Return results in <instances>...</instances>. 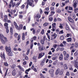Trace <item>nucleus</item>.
<instances>
[{
	"mask_svg": "<svg viewBox=\"0 0 78 78\" xmlns=\"http://www.w3.org/2000/svg\"><path fill=\"white\" fill-rule=\"evenodd\" d=\"M5 48L6 51L8 53V55L9 56H13V54L12 52H11V47L8 46H5Z\"/></svg>",
	"mask_w": 78,
	"mask_h": 78,
	"instance_id": "obj_1",
	"label": "nucleus"
},
{
	"mask_svg": "<svg viewBox=\"0 0 78 78\" xmlns=\"http://www.w3.org/2000/svg\"><path fill=\"white\" fill-rule=\"evenodd\" d=\"M27 4H29L30 6L32 7V8H33V7H34V6H35L34 3V1L33 0H28L27 2Z\"/></svg>",
	"mask_w": 78,
	"mask_h": 78,
	"instance_id": "obj_2",
	"label": "nucleus"
},
{
	"mask_svg": "<svg viewBox=\"0 0 78 78\" xmlns=\"http://www.w3.org/2000/svg\"><path fill=\"white\" fill-rule=\"evenodd\" d=\"M1 42L3 44H5L8 42V39L6 37H4V38L1 39Z\"/></svg>",
	"mask_w": 78,
	"mask_h": 78,
	"instance_id": "obj_3",
	"label": "nucleus"
},
{
	"mask_svg": "<svg viewBox=\"0 0 78 78\" xmlns=\"http://www.w3.org/2000/svg\"><path fill=\"white\" fill-rule=\"evenodd\" d=\"M0 56L1 57V58H3L4 61H5L6 58H5V52H1Z\"/></svg>",
	"mask_w": 78,
	"mask_h": 78,
	"instance_id": "obj_4",
	"label": "nucleus"
},
{
	"mask_svg": "<svg viewBox=\"0 0 78 78\" xmlns=\"http://www.w3.org/2000/svg\"><path fill=\"white\" fill-rule=\"evenodd\" d=\"M38 59H41V58H42L44 55H45V53L44 52H41L38 54Z\"/></svg>",
	"mask_w": 78,
	"mask_h": 78,
	"instance_id": "obj_5",
	"label": "nucleus"
},
{
	"mask_svg": "<svg viewBox=\"0 0 78 78\" xmlns=\"http://www.w3.org/2000/svg\"><path fill=\"white\" fill-rule=\"evenodd\" d=\"M56 37H57V34L54 33V34L51 35V40H52L53 39H55L56 38Z\"/></svg>",
	"mask_w": 78,
	"mask_h": 78,
	"instance_id": "obj_6",
	"label": "nucleus"
},
{
	"mask_svg": "<svg viewBox=\"0 0 78 78\" xmlns=\"http://www.w3.org/2000/svg\"><path fill=\"white\" fill-rule=\"evenodd\" d=\"M45 49V48L43 46H39L38 47V50L39 51L41 52Z\"/></svg>",
	"mask_w": 78,
	"mask_h": 78,
	"instance_id": "obj_7",
	"label": "nucleus"
},
{
	"mask_svg": "<svg viewBox=\"0 0 78 78\" xmlns=\"http://www.w3.org/2000/svg\"><path fill=\"white\" fill-rule=\"evenodd\" d=\"M54 69H51L49 71V73L51 75V76L52 75H53L54 74Z\"/></svg>",
	"mask_w": 78,
	"mask_h": 78,
	"instance_id": "obj_8",
	"label": "nucleus"
},
{
	"mask_svg": "<svg viewBox=\"0 0 78 78\" xmlns=\"http://www.w3.org/2000/svg\"><path fill=\"white\" fill-rule=\"evenodd\" d=\"M68 19L70 22L71 23H74V20H73V19H72V17H68Z\"/></svg>",
	"mask_w": 78,
	"mask_h": 78,
	"instance_id": "obj_9",
	"label": "nucleus"
},
{
	"mask_svg": "<svg viewBox=\"0 0 78 78\" xmlns=\"http://www.w3.org/2000/svg\"><path fill=\"white\" fill-rule=\"evenodd\" d=\"M23 28V25L22 24H20L19 25V26H17V27H16V29L17 30H22Z\"/></svg>",
	"mask_w": 78,
	"mask_h": 78,
	"instance_id": "obj_10",
	"label": "nucleus"
},
{
	"mask_svg": "<svg viewBox=\"0 0 78 78\" xmlns=\"http://www.w3.org/2000/svg\"><path fill=\"white\" fill-rule=\"evenodd\" d=\"M59 59L60 61H62L63 59V55L61 53L59 57Z\"/></svg>",
	"mask_w": 78,
	"mask_h": 78,
	"instance_id": "obj_11",
	"label": "nucleus"
},
{
	"mask_svg": "<svg viewBox=\"0 0 78 78\" xmlns=\"http://www.w3.org/2000/svg\"><path fill=\"white\" fill-rule=\"evenodd\" d=\"M4 22H6L8 20V16L7 15L4 16Z\"/></svg>",
	"mask_w": 78,
	"mask_h": 78,
	"instance_id": "obj_12",
	"label": "nucleus"
},
{
	"mask_svg": "<svg viewBox=\"0 0 78 78\" xmlns=\"http://www.w3.org/2000/svg\"><path fill=\"white\" fill-rule=\"evenodd\" d=\"M69 54H67L66 56L64 57V60H68L69 59Z\"/></svg>",
	"mask_w": 78,
	"mask_h": 78,
	"instance_id": "obj_13",
	"label": "nucleus"
},
{
	"mask_svg": "<svg viewBox=\"0 0 78 78\" xmlns=\"http://www.w3.org/2000/svg\"><path fill=\"white\" fill-rule=\"evenodd\" d=\"M74 66L78 68V62L77 60L75 61Z\"/></svg>",
	"mask_w": 78,
	"mask_h": 78,
	"instance_id": "obj_14",
	"label": "nucleus"
},
{
	"mask_svg": "<svg viewBox=\"0 0 78 78\" xmlns=\"http://www.w3.org/2000/svg\"><path fill=\"white\" fill-rule=\"evenodd\" d=\"M16 12V10L15 9H13V10H11L10 13L11 14V15H13V13H14H14H15V12Z\"/></svg>",
	"mask_w": 78,
	"mask_h": 78,
	"instance_id": "obj_15",
	"label": "nucleus"
},
{
	"mask_svg": "<svg viewBox=\"0 0 78 78\" xmlns=\"http://www.w3.org/2000/svg\"><path fill=\"white\" fill-rule=\"evenodd\" d=\"M10 3L12 5V8H14L15 6H16V4L15 3V2L14 3L13 1L10 2Z\"/></svg>",
	"mask_w": 78,
	"mask_h": 78,
	"instance_id": "obj_16",
	"label": "nucleus"
},
{
	"mask_svg": "<svg viewBox=\"0 0 78 78\" xmlns=\"http://www.w3.org/2000/svg\"><path fill=\"white\" fill-rule=\"evenodd\" d=\"M16 74V69H14L12 71V75L13 76H15Z\"/></svg>",
	"mask_w": 78,
	"mask_h": 78,
	"instance_id": "obj_17",
	"label": "nucleus"
},
{
	"mask_svg": "<svg viewBox=\"0 0 78 78\" xmlns=\"http://www.w3.org/2000/svg\"><path fill=\"white\" fill-rule=\"evenodd\" d=\"M60 71V69L59 68H58L57 69L55 72V75H58V74H59V72Z\"/></svg>",
	"mask_w": 78,
	"mask_h": 78,
	"instance_id": "obj_18",
	"label": "nucleus"
},
{
	"mask_svg": "<svg viewBox=\"0 0 78 78\" xmlns=\"http://www.w3.org/2000/svg\"><path fill=\"white\" fill-rule=\"evenodd\" d=\"M56 23H54L52 24V28H56Z\"/></svg>",
	"mask_w": 78,
	"mask_h": 78,
	"instance_id": "obj_19",
	"label": "nucleus"
},
{
	"mask_svg": "<svg viewBox=\"0 0 78 78\" xmlns=\"http://www.w3.org/2000/svg\"><path fill=\"white\" fill-rule=\"evenodd\" d=\"M31 69H33V70H34V71L36 72H37V69H36V68L34 67V66L32 65L31 66Z\"/></svg>",
	"mask_w": 78,
	"mask_h": 78,
	"instance_id": "obj_20",
	"label": "nucleus"
},
{
	"mask_svg": "<svg viewBox=\"0 0 78 78\" xmlns=\"http://www.w3.org/2000/svg\"><path fill=\"white\" fill-rule=\"evenodd\" d=\"M4 38H5V37H4L3 34H0V39L1 40L2 39H4Z\"/></svg>",
	"mask_w": 78,
	"mask_h": 78,
	"instance_id": "obj_21",
	"label": "nucleus"
},
{
	"mask_svg": "<svg viewBox=\"0 0 78 78\" xmlns=\"http://www.w3.org/2000/svg\"><path fill=\"white\" fill-rule=\"evenodd\" d=\"M66 30L69 31H70V28H69V26H68V25H67V24L66 25Z\"/></svg>",
	"mask_w": 78,
	"mask_h": 78,
	"instance_id": "obj_22",
	"label": "nucleus"
},
{
	"mask_svg": "<svg viewBox=\"0 0 78 78\" xmlns=\"http://www.w3.org/2000/svg\"><path fill=\"white\" fill-rule=\"evenodd\" d=\"M4 25L5 27V28H9V27H8V23H5L4 24Z\"/></svg>",
	"mask_w": 78,
	"mask_h": 78,
	"instance_id": "obj_23",
	"label": "nucleus"
},
{
	"mask_svg": "<svg viewBox=\"0 0 78 78\" xmlns=\"http://www.w3.org/2000/svg\"><path fill=\"white\" fill-rule=\"evenodd\" d=\"M77 3L76 2H74V4L73 5V7H74V8H76L77 6Z\"/></svg>",
	"mask_w": 78,
	"mask_h": 78,
	"instance_id": "obj_24",
	"label": "nucleus"
},
{
	"mask_svg": "<svg viewBox=\"0 0 78 78\" xmlns=\"http://www.w3.org/2000/svg\"><path fill=\"white\" fill-rule=\"evenodd\" d=\"M64 69L65 70H67V65L66 64H65L64 65Z\"/></svg>",
	"mask_w": 78,
	"mask_h": 78,
	"instance_id": "obj_25",
	"label": "nucleus"
},
{
	"mask_svg": "<svg viewBox=\"0 0 78 78\" xmlns=\"http://www.w3.org/2000/svg\"><path fill=\"white\" fill-rule=\"evenodd\" d=\"M37 57L34 56H33V59L34 60H35V62H37V60H36V59H37Z\"/></svg>",
	"mask_w": 78,
	"mask_h": 78,
	"instance_id": "obj_26",
	"label": "nucleus"
},
{
	"mask_svg": "<svg viewBox=\"0 0 78 78\" xmlns=\"http://www.w3.org/2000/svg\"><path fill=\"white\" fill-rule=\"evenodd\" d=\"M18 67L20 70L22 71H23V72H24L25 70H24V69H23V68H22L20 66H18Z\"/></svg>",
	"mask_w": 78,
	"mask_h": 78,
	"instance_id": "obj_27",
	"label": "nucleus"
},
{
	"mask_svg": "<svg viewBox=\"0 0 78 78\" xmlns=\"http://www.w3.org/2000/svg\"><path fill=\"white\" fill-rule=\"evenodd\" d=\"M13 24L14 26H15V28L16 29L18 26L17 25V23H16V22L15 21H14L13 22Z\"/></svg>",
	"mask_w": 78,
	"mask_h": 78,
	"instance_id": "obj_28",
	"label": "nucleus"
},
{
	"mask_svg": "<svg viewBox=\"0 0 78 78\" xmlns=\"http://www.w3.org/2000/svg\"><path fill=\"white\" fill-rule=\"evenodd\" d=\"M18 17L19 19H23V15L22 14L19 15Z\"/></svg>",
	"mask_w": 78,
	"mask_h": 78,
	"instance_id": "obj_29",
	"label": "nucleus"
},
{
	"mask_svg": "<svg viewBox=\"0 0 78 78\" xmlns=\"http://www.w3.org/2000/svg\"><path fill=\"white\" fill-rule=\"evenodd\" d=\"M16 64H13L12 66V69H14L16 67Z\"/></svg>",
	"mask_w": 78,
	"mask_h": 78,
	"instance_id": "obj_30",
	"label": "nucleus"
},
{
	"mask_svg": "<svg viewBox=\"0 0 78 78\" xmlns=\"http://www.w3.org/2000/svg\"><path fill=\"white\" fill-rule=\"evenodd\" d=\"M22 34V39L23 40H25V34L23 33Z\"/></svg>",
	"mask_w": 78,
	"mask_h": 78,
	"instance_id": "obj_31",
	"label": "nucleus"
},
{
	"mask_svg": "<svg viewBox=\"0 0 78 78\" xmlns=\"http://www.w3.org/2000/svg\"><path fill=\"white\" fill-rule=\"evenodd\" d=\"M74 56H77L78 55V51L77 50L76 52L74 53Z\"/></svg>",
	"mask_w": 78,
	"mask_h": 78,
	"instance_id": "obj_32",
	"label": "nucleus"
},
{
	"mask_svg": "<svg viewBox=\"0 0 78 78\" xmlns=\"http://www.w3.org/2000/svg\"><path fill=\"white\" fill-rule=\"evenodd\" d=\"M50 9L51 11H55V8L53 7H51L50 8Z\"/></svg>",
	"mask_w": 78,
	"mask_h": 78,
	"instance_id": "obj_33",
	"label": "nucleus"
},
{
	"mask_svg": "<svg viewBox=\"0 0 78 78\" xmlns=\"http://www.w3.org/2000/svg\"><path fill=\"white\" fill-rule=\"evenodd\" d=\"M60 39L61 41H62L64 39V37L62 36L60 37Z\"/></svg>",
	"mask_w": 78,
	"mask_h": 78,
	"instance_id": "obj_34",
	"label": "nucleus"
},
{
	"mask_svg": "<svg viewBox=\"0 0 78 78\" xmlns=\"http://www.w3.org/2000/svg\"><path fill=\"white\" fill-rule=\"evenodd\" d=\"M74 46L75 48H77L78 47V42H76L74 44Z\"/></svg>",
	"mask_w": 78,
	"mask_h": 78,
	"instance_id": "obj_35",
	"label": "nucleus"
},
{
	"mask_svg": "<svg viewBox=\"0 0 78 78\" xmlns=\"http://www.w3.org/2000/svg\"><path fill=\"white\" fill-rule=\"evenodd\" d=\"M41 44H44L45 43V41L43 40H41Z\"/></svg>",
	"mask_w": 78,
	"mask_h": 78,
	"instance_id": "obj_36",
	"label": "nucleus"
},
{
	"mask_svg": "<svg viewBox=\"0 0 78 78\" xmlns=\"http://www.w3.org/2000/svg\"><path fill=\"white\" fill-rule=\"evenodd\" d=\"M33 47V43H32L30 44V49H32Z\"/></svg>",
	"mask_w": 78,
	"mask_h": 78,
	"instance_id": "obj_37",
	"label": "nucleus"
},
{
	"mask_svg": "<svg viewBox=\"0 0 78 78\" xmlns=\"http://www.w3.org/2000/svg\"><path fill=\"white\" fill-rule=\"evenodd\" d=\"M72 41V38H69L67 39V42H71Z\"/></svg>",
	"mask_w": 78,
	"mask_h": 78,
	"instance_id": "obj_38",
	"label": "nucleus"
},
{
	"mask_svg": "<svg viewBox=\"0 0 78 78\" xmlns=\"http://www.w3.org/2000/svg\"><path fill=\"white\" fill-rule=\"evenodd\" d=\"M8 69H7L6 70V72L5 73V75H4V76H6V75H7V73H8Z\"/></svg>",
	"mask_w": 78,
	"mask_h": 78,
	"instance_id": "obj_39",
	"label": "nucleus"
},
{
	"mask_svg": "<svg viewBox=\"0 0 78 78\" xmlns=\"http://www.w3.org/2000/svg\"><path fill=\"white\" fill-rule=\"evenodd\" d=\"M76 51V49L74 48H73V50L71 51V53H74L75 51Z\"/></svg>",
	"mask_w": 78,
	"mask_h": 78,
	"instance_id": "obj_40",
	"label": "nucleus"
},
{
	"mask_svg": "<svg viewBox=\"0 0 78 78\" xmlns=\"http://www.w3.org/2000/svg\"><path fill=\"white\" fill-rule=\"evenodd\" d=\"M72 17L73 19H75V18H76V15L74 14H73L72 15Z\"/></svg>",
	"mask_w": 78,
	"mask_h": 78,
	"instance_id": "obj_41",
	"label": "nucleus"
},
{
	"mask_svg": "<svg viewBox=\"0 0 78 78\" xmlns=\"http://www.w3.org/2000/svg\"><path fill=\"white\" fill-rule=\"evenodd\" d=\"M25 7V5L24 4L22 5L21 7V9H24V8Z\"/></svg>",
	"mask_w": 78,
	"mask_h": 78,
	"instance_id": "obj_42",
	"label": "nucleus"
},
{
	"mask_svg": "<svg viewBox=\"0 0 78 78\" xmlns=\"http://www.w3.org/2000/svg\"><path fill=\"white\" fill-rule=\"evenodd\" d=\"M30 49H28L27 51V53H26V55H28V54H29V53H30Z\"/></svg>",
	"mask_w": 78,
	"mask_h": 78,
	"instance_id": "obj_43",
	"label": "nucleus"
},
{
	"mask_svg": "<svg viewBox=\"0 0 78 78\" xmlns=\"http://www.w3.org/2000/svg\"><path fill=\"white\" fill-rule=\"evenodd\" d=\"M6 29V33L8 34L9 33V28H5Z\"/></svg>",
	"mask_w": 78,
	"mask_h": 78,
	"instance_id": "obj_44",
	"label": "nucleus"
},
{
	"mask_svg": "<svg viewBox=\"0 0 78 78\" xmlns=\"http://www.w3.org/2000/svg\"><path fill=\"white\" fill-rule=\"evenodd\" d=\"M17 36H18V34L17 33H15L14 34V36L15 38H16L17 37Z\"/></svg>",
	"mask_w": 78,
	"mask_h": 78,
	"instance_id": "obj_45",
	"label": "nucleus"
},
{
	"mask_svg": "<svg viewBox=\"0 0 78 78\" xmlns=\"http://www.w3.org/2000/svg\"><path fill=\"white\" fill-rule=\"evenodd\" d=\"M58 58V56H55L52 58L53 60H55Z\"/></svg>",
	"mask_w": 78,
	"mask_h": 78,
	"instance_id": "obj_46",
	"label": "nucleus"
},
{
	"mask_svg": "<svg viewBox=\"0 0 78 78\" xmlns=\"http://www.w3.org/2000/svg\"><path fill=\"white\" fill-rule=\"evenodd\" d=\"M4 66L6 67H8L9 66L8 64V63H7V62L4 63Z\"/></svg>",
	"mask_w": 78,
	"mask_h": 78,
	"instance_id": "obj_47",
	"label": "nucleus"
},
{
	"mask_svg": "<svg viewBox=\"0 0 78 78\" xmlns=\"http://www.w3.org/2000/svg\"><path fill=\"white\" fill-rule=\"evenodd\" d=\"M46 35L48 36V40H50V35H48V33H46Z\"/></svg>",
	"mask_w": 78,
	"mask_h": 78,
	"instance_id": "obj_48",
	"label": "nucleus"
},
{
	"mask_svg": "<svg viewBox=\"0 0 78 78\" xmlns=\"http://www.w3.org/2000/svg\"><path fill=\"white\" fill-rule=\"evenodd\" d=\"M53 18L52 17H50L49 18V20L50 22H52V20H53Z\"/></svg>",
	"mask_w": 78,
	"mask_h": 78,
	"instance_id": "obj_49",
	"label": "nucleus"
},
{
	"mask_svg": "<svg viewBox=\"0 0 78 78\" xmlns=\"http://www.w3.org/2000/svg\"><path fill=\"white\" fill-rule=\"evenodd\" d=\"M20 35H19L18 36V37H17V41H19L20 40Z\"/></svg>",
	"mask_w": 78,
	"mask_h": 78,
	"instance_id": "obj_50",
	"label": "nucleus"
},
{
	"mask_svg": "<svg viewBox=\"0 0 78 78\" xmlns=\"http://www.w3.org/2000/svg\"><path fill=\"white\" fill-rule=\"evenodd\" d=\"M69 9L70 11H72L73 10V8L71 7H69Z\"/></svg>",
	"mask_w": 78,
	"mask_h": 78,
	"instance_id": "obj_51",
	"label": "nucleus"
},
{
	"mask_svg": "<svg viewBox=\"0 0 78 78\" xmlns=\"http://www.w3.org/2000/svg\"><path fill=\"white\" fill-rule=\"evenodd\" d=\"M48 25V23H46L43 24V26L44 27H46V26H47V25Z\"/></svg>",
	"mask_w": 78,
	"mask_h": 78,
	"instance_id": "obj_52",
	"label": "nucleus"
},
{
	"mask_svg": "<svg viewBox=\"0 0 78 78\" xmlns=\"http://www.w3.org/2000/svg\"><path fill=\"white\" fill-rule=\"evenodd\" d=\"M56 12H61V10L58 9H57L56 11Z\"/></svg>",
	"mask_w": 78,
	"mask_h": 78,
	"instance_id": "obj_53",
	"label": "nucleus"
},
{
	"mask_svg": "<svg viewBox=\"0 0 78 78\" xmlns=\"http://www.w3.org/2000/svg\"><path fill=\"white\" fill-rule=\"evenodd\" d=\"M78 8H76V9H74V12L75 13H77V12H76V11H77V10H78Z\"/></svg>",
	"mask_w": 78,
	"mask_h": 78,
	"instance_id": "obj_54",
	"label": "nucleus"
},
{
	"mask_svg": "<svg viewBox=\"0 0 78 78\" xmlns=\"http://www.w3.org/2000/svg\"><path fill=\"white\" fill-rule=\"evenodd\" d=\"M41 34H44V29H42L41 32Z\"/></svg>",
	"mask_w": 78,
	"mask_h": 78,
	"instance_id": "obj_55",
	"label": "nucleus"
},
{
	"mask_svg": "<svg viewBox=\"0 0 78 78\" xmlns=\"http://www.w3.org/2000/svg\"><path fill=\"white\" fill-rule=\"evenodd\" d=\"M10 32H13V29L11 27H10Z\"/></svg>",
	"mask_w": 78,
	"mask_h": 78,
	"instance_id": "obj_56",
	"label": "nucleus"
},
{
	"mask_svg": "<svg viewBox=\"0 0 78 78\" xmlns=\"http://www.w3.org/2000/svg\"><path fill=\"white\" fill-rule=\"evenodd\" d=\"M53 47H54V48L55 49L56 48V47H57V44H54L53 45Z\"/></svg>",
	"mask_w": 78,
	"mask_h": 78,
	"instance_id": "obj_57",
	"label": "nucleus"
},
{
	"mask_svg": "<svg viewBox=\"0 0 78 78\" xmlns=\"http://www.w3.org/2000/svg\"><path fill=\"white\" fill-rule=\"evenodd\" d=\"M63 55H64V56H66V55H67V53L66 52V51H63Z\"/></svg>",
	"mask_w": 78,
	"mask_h": 78,
	"instance_id": "obj_58",
	"label": "nucleus"
},
{
	"mask_svg": "<svg viewBox=\"0 0 78 78\" xmlns=\"http://www.w3.org/2000/svg\"><path fill=\"white\" fill-rule=\"evenodd\" d=\"M44 13L45 14H46V15H48L49 13V12L47 11H45L44 12Z\"/></svg>",
	"mask_w": 78,
	"mask_h": 78,
	"instance_id": "obj_59",
	"label": "nucleus"
},
{
	"mask_svg": "<svg viewBox=\"0 0 78 78\" xmlns=\"http://www.w3.org/2000/svg\"><path fill=\"white\" fill-rule=\"evenodd\" d=\"M55 12L53 11H51V14H52V15H53V14H55Z\"/></svg>",
	"mask_w": 78,
	"mask_h": 78,
	"instance_id": "obj_60",
	"label": "nucleus"
},
{
	"mask_svg": "<svg viewBox=\"0 0 78 78\" xmlns=\"http://www.w3.org/2000/svg\"><path fill=\"white\" fill-rule=\"evenodd\" d=\"M60 75H62L63 74V73H64V72H63V71H60Z\"/></svg>",
	"mask_w": 78,
	"mask_h": 78,
	"instance_id": "obj_61",
	"label": "nucleus"
},
{
	"mask_svg": "<svg viewBox=\"0 0 78 78\" xmlns=\"http://www.w3.org/2000/svg\"><path fill=\"white\" fill-rule=\"evenodd\" d=\"M28 56H26V57H25V59L26 60H28Z\"/></svg>",
	"mask_w": 78,
	"mask_h": 78,
	"instance_id": "obj_62",
	"label": "nucleus"
},
{
	"mask_svg": "<svg viewBox=\"0 0 78 78\" xmlns=\"http://www.w3.org/2000/svg\"><path fill=\"white\" fill-rule=\"evenodd\" d=\"M23 64L24 66H25V65H27V62L26 61H24L23 62Z\"/></svg>",
	"mask_w": 78,
	"mask_h": 78,
	"instance_id": "obj_63",
	"label": "nucleus"
},
{
	"mask_svg": "<svg viewBox=\"0 0 78 78\" xmlns=\"http://www.w3.org/2000/svg\"><path fill=\"white\" fill-rule=\"evenodd\" d=\"M45 10L46 11H48V10H49V7H46L45 8Z\"/></svg>",
	"mask_w": 78,
	"mask_h": 78,
	"instance_id": "obj_64",
	"label": "nucleus"
}]
</instances>
